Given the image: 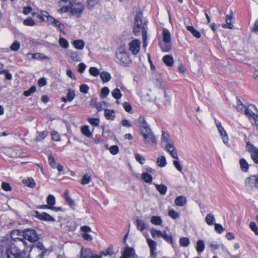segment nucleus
Listing matches in <instances>:
<instances>
[{
    "instance_id": "17",
    "label": "nucleus",
    "mask_w": 258,
    "mask_h": 258,
    "mask_svg": "<svg viewBox=\"0 0 258 258\" xmlns=\"http://www.w3.org/2000/svg\"><path fill=\"white\" fill-rule=\"evenodd\" d=\"M147 242L150 247V256L152 258H156L157 254L156 252L157 242L150 238L147 239Z\"/></svg>"
},
{
    "instance_id": "47",
    "label": "nucleus",
    "mask_w": 258,
    "mask_h": 258,
    "mask_svg": "<svg viewBox=\"0 0 258 258\" xmlns=\"http://www.w3.org/2000/svg\"><path fill=\"white\" fill-rule=\"evenodd\" d=\"M81 132L83 134L87 137H90L92 135V133L90 132L89 126L88 125L83 126L81 128Z\"/></svg>"
},
{
    "instance_id": "22",
    "label": "nucleus",
    "mask_w": 258,
    "mask_h": 258,
    "mask_svg": "<svg viewBox=\"0 0 258 258\" xmlns=\"http://www.w3.org/2000/svg\"><path fill=\"white\" fill-rule=\"evenodd\" d=\"M65 201L67 204L71 208L75 206V202L69 196V191L68 190H66L64 192Z\"/></svg>"
},
{
    "instance_id": "61",
    "label": "nucleus",
    "mask_w": 258,
    "mask_h": 258,
    "mask_svg": "<svg viewBox=\"0 0 258 258\" xmlns=\"http://www.w3.org/2000/svg\"><path fill=\"white\" fill-rule=\"evenodd\" d=\"M24 183L25 184L26 186H29L32 188L34 187L35 185L34 180L32 178H29L25 181H24Z\"/></svg>"
},
{
    "instance_id": "9",
    "label": "nucleus",
    "mask_w": 258,
    "mask_h": 258,
    "mask_svg": "<svg viewBox=\"0 0 258 258\" xmlns=\"http://www.w3.org/2000/svg\"><path fill=\"white\" fill-rule=\"evenodd\" d=\"M215 123L216 125L218 132L220 134L223 143L225 145H228L229 142V138L224 127L221 125V122L217 120L216 119H215Z\"/></svg>"
},
{
    "instance_id": "5",
    "label": "nucleus",
    "mask_w": 258,
    "mask_h": 258,
    "mask_svg": "<svg viewBox=\"0 0 258 258\" xmlns=\"http://www.w3.org/2000/svg\"><path fill=\"white\" fill-rule=\"evenodd\" d=\"M23 237L31 242H35L39 239L36 231L33 229H27L23 231Z\"/></svg>"
},
{
    "instance_id": "7",
    "label": "nucleus",
    "mask_w": 258,
    "mask_h": 258,
    "mask_svg": "<svg viewBox=\"0 0 258 258\" xmlns=\"http://www.w3.org/2000/svg\"><path fill=\"white\" fill-rule=\"evenodd\" d=\"M140 132L141 135L143 136L145 143H149L151 142L153 144L157 143V140L155 138L154 133L150 128H148Z\"/></svg>"
},
{
    "instance_id": "1",
    "label": "nucleus",
    "mask_w": 258,
    "mask_h": 258,
    "mask_svg": "<svg viewBox=\"0 0 258 258\" xmlns=\"http://www.w3.org/2000/svg\"><path fill=\"white\" fill-rule=\"evenodd\" d=\"M0 252L6 251L7 258H29L28 250L24 249L21 251L12 241L8 238L0 241Z\"/></svg>"
},
{
    "instance_id": "32",
    "label": "nucleus",
    "mask_w": 258,
    "mask_h": 258,
    "mask_svg": "<svg viewBox=\"0 0 258 258\" xmlns=\"http://www.w3.org/2000/svg\"><path fill=\"white\" fill-rule=\"evenodd\" d=\"M155 186L156 187V189L159 192V193L162 195H164L167 190V186L164 184H155Z\"/></svg>"
},
{
    "instance_id": "36",
    "label": "nucleus",
    "mask_w": 258,
    "mask_h": 258,
    "mask_svg": "<svg viewBox=\"0 0 258 258\" xmlns=\"http://www.w3.org/2000/svg\"><path fill=\"white\" fill-rule=\"evenodd\" d=\"M162 237L167 242L172 244V247H174V241L173 240V238L171 235L167 234L164 231H163Z\"/></svg>"
},
{
    "instance_id": "31",
    "label": "nucleus",
    "mask_w": 258,
    "mask_h": 258,
    "mask_svg": "<svg viewBox=\"0 0 258 258\" xmlns=\"http://www.w3.org/2000/svg\"><path fill=\"white\" fill-rule=\"evenodd\" d=\"M100 77L103 83L107 82L111 79L110 73L105 71L101 72Z\"/></svg>"
},
{
    "instance_id": "59",
    "label": "nucleus",
    "mask_w": 258,
    "mask_h": 258,
    "mask_svg": "<svg viewBox=\"0 0 258 258\" xmlns=\"http://www.w3.org/2000/svg\"><path fill=\"white\" fill-rule=\"evenodd\" d=\"M48 160L50 166L53 168H55L56 166V162L54 157L52 155H49L48 157Z\"/></svg>"
},
{
    "instance_id": "27",
    "label": "nucleus",
    "mask_w": 258,
    "mask_h": 258,
    "mask_svg": "<svg viewBox=\"0 0 258 258\" xmlns=\"http://www.w3.org/2000/svg\"><path fill=\"white\" fill-rule=\"evenodd\" d=\"M80 253V258H90L92 255V251L89 248H82Z\"/></svg>"
},
{
    "instance_id": "63",
    "label": "nucleus",
    "mask_w": 258,
    "mask_h": 258,
    "mask_svg": "<svg viewBox=\"0 0 258 258\" xmlns=\"http://www.w3.org/2000/svg\"><path fill=\"white\" fill-rule=\"evenodd\" d=\"M249 227L255 235H258V227L254 222H251L249 223Z\"/></svg>"
},
{
    "instance_id": "51",
    "label": "nucleus",
    "mask_w": 258,
    "mask_h": 258,
    "mask_svg": "<svg viewBox=\"0 0 258 258\" xmlns=\"http://www.w3.org/2000/svg\"><path fill=\"white\" fill-rule=\"evenodd\" d=\"M113 253V246L110 245L105 251H102L101 252L104 256L111 255Z\"/></svg>"
},
{
    "instance_id": "42",
    "label": "nucleus",
    "mask_w": 258,
    "mask_h": 258,
    "mask_svg": "<svg viewBox=\"0 0 258 258\" xmlns=\"http://www.w3.org/2000/svg\"><path fill=\"white\" fill-rule=\"evenodd\" d=\"M215 220V218L212 214H208L206 216L205 221L209 225H213Z\"/></svg>"
},
{
    "instance_id": "11",
    "label": "nucleus",
    "mask_w": 258,
    "mask_h": 258,
    "mask_svg": "<svg viewBox=\"0 0 258 258\" xmlns=\"http://www.w3.org/2000/svg\"><path fill=\"white\" fill-rule=\"evenodd\" d=\"M33 215L39 219V220L49 221V222H55V219L54 217L51 216L49 214L46 212L39 213L37 211H33Z\"/></svg>"
},
{
    "instance_id": "53",
    "label": "nucleus",
    "mask_w": 258,
    "mask_h": 258,
    "mask_svg": "<svg viewBox=\"0 0 258 258\" xmlns=\"http://www.w3.org/2000/svg\"><path fill=\"white\" fill-rule=\"evenodd\" d=\"M173 165H174L175 168L178 171L182 173V167L181 165L180 164V163L179 161V159L173 160Z\"/></svg>"
},
{
    "instance_id": "58",
    "label": "nucleus",
    "mask_w": 258,
    "mask_h": 258,
    "mask_svg": "<svg viewBox=\"0 0 258 258\" xmlns=\"http://www.w3.org/2000/svg\"><path fill=\"white\" fill-rule=\"evenodd\" d=\"M54 27L57 28L61 32L64 33V30L65 29V26L59 21L57 20V21L55 23V25H54Z\"/></svg>"
},
{
    "instance_id": "60",
    "label": "nucleus",
    "mask_w": 258,
    "mask_h": 258,
    "mask_svg": "<svg viewBox=\"0 0 258 258\" xmlns=\"http://www.w3.org/2000/svg\"><path fill=\"white\" fill-rule=\"evenodd\" d=\"M59 43L60 45L64 48H67L69 47V43L64 38L61 37L59 38Z\"/></svg>"
},
{
    "instance_id": "16",
    "label": "nucleus",
    "mask_w": 258,
    "mask_h": 258,
    "mask_svg": "<svg viewBox=\"0 0 258 258\" xmlns=\"http://www.w3.org/2000/svg\"><path fill=\"white\" fill-rule=\"evenodd\" d=\"M46 202L48 206H50V210L55 212L62 211L63 209L61 207H56L53 206L55 204V198L52 195H49L46 198Z\"/></svg>"
},
{
    "instance_id": "29",
    "label": "nucleus",
    "mask_w": 258,
    "mask_h": 258,
    "mask_svg": "<svg viewBox=\"0 0 258 258\" xmlns=\"http://www.w3.org/2000/svg\"><path fill=\"white\" fill-rule=\"evenodd\" d=\"M232 17L230 15H227L225 18L226 24L222 25V27L228 29H232L234 26L231 23Z\"/></svg>"
},
{
    "instance_id": "18",
    "label": "nucleus",
    "mask_w": 258,
    "mask_h": 258,
    "mask_svg": "<svg viewBox=\"0 0 258 258\" xmlns=\"http://www.w3.org/2000/svg\"><path fill=\"white\" fill-rule=\"evenodd\" d=\"M135 257L136 253L135 249L132 247L127 246L122 252L120 258H135Z\"/></svg>"
},
{
    "instance_id": "46",
    "label": "nucleus",
    "mask_w": 258,
    "mask_h": 258,
    "mask_svg": "<svg viewBox=\"0 0 258 258\" xmlns=\"http://www.w3.org/2000/svg\"><path fill=\"white\" fill-rule=\"evenodd\" d=\"M111 93H112V95L113 97L117 100L120 99L122 96V94H121L120 90L118 88L114 89L112 91Z\"/></svg>"
},
{
    "instance_id": "45",
    "label": "nucleus",
    "mask_w": 258,
    "mask_h": 258,
    "mask_svg": "<svg viewBox=\"0 0 258 258\" xmlns=\"http://www.w3.org/2000/svg\"><path fill=\"white\" fill-rule=\"evenodd\" d=\"M151 233L152 235V236L154 238H157L162 236V234L163 233V232H161V231L159 230H157L155 229H152L151 230Z\"/></svg>"
},
{
    "instance_id": "50",
    "label": "nucleus",
    "mask_w": 258,
    "mask_h": 258,
    "mask_svg": "<svg viewBox=\"0 0 258 258\" xmlns=\"http://www.w3.org/2000/svg\"><path fill=\"white\" fill-rule=\"evenodd\" d=\"M36 87L35 86H31L28 90L25 91L23 94L28 97L36 91Z\"/></svg>"
},
{
    "instance_id": "62",
    "label": "nucleus",
    "mask_w": 258,
    "mask_h": 258,
    "mask_svg": "<svg viewBox=\"0 0 258 258\" xmlns=\"http://www.w3.org/2000/svg\"><path fill=\"white\" fill-rule=\"evenodd\" d=\"M91 180L90 176H89L87 174H85L84 175L83 178L81 181V184L83 185L87 184L90 182Z\"/></svg>"
},
{
    "instance_id": "15",
    "label": "nucleus",
    "mask_w": 258,
    "mask_h": 258,
    "mask_svg": "<svg viewBox=\"0 0 258 258\" xmlns=\"http://www.w3.org/2000/svg\"><path fill=\"white\" fill-rule=\"evenodd\" d=\"M135 122L136 125L139 128L140 131L150 128L144 116H140V117L135 121Z\"/></svg>"
},
{
    "instance_id": "43",
    "label": "nucleus",
    "mask_w": 258,
    "mask_h": 258,
    "mask_svg": "<svg viewBox=\"0 0 258 258\" xmlns=\"http://www.w3.org/2000/svg\"><path fill=\"white\" fill-rule=\"evenodd\" d=\"M37 134L38 135L36 138V141L39 142L44 139L47 136L48 133L47 131H42L38 132Z\"/></svg>"
},
{
    "instance_id": "13",
    "label": "nucleus",
    "mask_w": 258,
    "mask_h": 258,
    "mask_svg": "<svg viewBox=\"0 0 258 258\" xmlns=\"http://www.w3.org/2000/svg\"><path fill=\"white\" fill-rule=\"evenodd\" d=\"M11 240H13L15 242L19 241H21L24 243V244H26V242L23 240V231H21L20 230H13L11 233ZM10 240V239H9Z\"/></svg>"
},
{
    "instance_id": "64",
    "label": "nucleus",
    "mask_w": 258,
    "mask_h": 258,
    "mask_svg": "<svg viewBox=\"0 0 258 258\" xmlns=\"http://www.w3.org/2000/svg\"><path fill=\"white\" fill-rule=\"evenodd\" d=\"M109 150L112 155H116L119 152V148L117 145L111 146L109 148Z\"/></svg>"
},
{
    "instance_id": "2",
    "label": "nucleus",
    "mask_w": 258,
    "mask_h": 258,
    "mask_svg": "<svg viewBox=\"0 0 258 258\" xmlns=\"http://www.w3.org/2000/svg\"><path fill=\"white\" fill-rule=\"evenodd\" d=\"M48 254V250L45 248L43 244L40 242L31 246L28 253L29 258H43Z\"/></svg>"
},
{
    "instance_id": "34",
    "label": "nucleus",
    "mask_w": 258,
    "mask_h": 258,
    "mask_svg": "<svg viewBox=\"0 0 258 258\" xmlns=\"http://www.w3.org/2000/svg\"><path fill=\"white\" fill-rule=\"evenodd\" d=\"M73 44L76 49L79 50L83 49L85 45L84 41L80 39L74 40L73 42Z\"/></svg>"
},
{
    "instance_id": "40",
    "label": "nucleus",
    "mask_w": 258,
    "mask_h": 258,
    "mask_svg": "<svg viewBox=\"0 0 258 258\" xmlns=\"http://www.w3.org/2000/svg\"><path fill=\"white\" fill-rule=\"evenodd\" d=\"M136 224L137 228L139 230L143 231L145 229H146L145 222L142 220L137 219L136 220Z\"/></svg>"
},
{
    "instance_id": "8",
    "label": "nucleus",
    "mask_w": 258,
    "mask_h": 258,
    "mask_svg": "<svg viewBox=\"0 0 258 258\" xmlns=\"http://www.w3.org/2000/svg\"><path fill=\"white\" fill-rule=\"evenodd\" d=\"M115 61L124 66H126L130 62L127 53L124 51H119L116 53Z\"/></svg>"
},
{
    "instance_id": "55",
    "label": "nucleus",
    "mask_w": 258,
    "mask_h": 258,
    "mask_svg": "<svg viewBox=\"0 0 258 258\" xmlns=\"http://www.w3.org/2000/svg\"><path fill=\"white\" fill-rule=\"evenodd\" d=\"M135 159L137 162L143 165L145 162V158L141 155L136 153L135 154Z\"/></svg>"
},
{
    "instance_id": "20",
    "label": "nucleus",
    "mask_w": 258,
    "mask_h": 258,
    "mask_svg": "<svg viewBox=\"0 0 258 258\" xmlns=\"http://www.w3.org/2000/svg\"><path fill=\"white\" fill-rule=\"evenodd\" d=\"M75 97V93L74 91L70 89L68 90V92L67 94V97H62L61 99L62 101L64 102V103H66L68 101H72L74 99Z\"/></svg>"
},
{
    "instance_id": "19",
    "label": "nucleus",
    "mask_w": 258,
    "mask_h": 258,
    "mask_svg": "<svg viewBox=\"0 0 258 258\" xmlns=\"http://www.w3.org/2000/svg\"><path fill=\"white\" fill-rule=\"evenodd\" d=\"M165 148L166 151L170 153L172 158L175 159H178L177 152L173 143H169L167 144L165 146Z\"/></svg>"
},
{
    "instance_id": "24",
    "label": "nucleus",
    "mask_w": 258,
    "mask_h": 258,
    "mask_svg": "<svg viewBox=\"0 0 258 258\" xmlns=\"http://www.w3.org/2000/svg\"><path fill=\"white\" fill-rule=\"evenodd\" d=\"M186 203V199L184 196H179L175 200L174 203L175 204L179 207L183 206Z\"/></svg>"
},
{
    "instance_id": "4",
    "label": "nucleus",
    "mask_w": 258,
    "mask_h": 258,
    "mask_svg": "<svg viewBox=\"0 0 258 258\" xmlns=\"http://www.w3.org/2000/svg\"><path fill=\"white\" fill-rule=\"evenodd\" d=\"M246 150L250 154L252 161L258 164V148L253 145L250 142H247L245 147Z\"/></svg>"
},
{
    "instance_id": "23",
    "label": "nucleus",
    "mask_w": 258,
    "mask_h": 258,
    "mask_svg": "<svg viewBox=\"0 0 258 258\" xmlns=\"http://www.w3.org/2000/svg\"><path fill=\"white\" fill-rule=\"evenodd\" d=\"M104 116L106 119L113 120L115 116V112L113 110L105 109L104 110Z\"/></svg>"
},
{
    "instance_id": "52",
    "label": "nucleus",
    "mask_w": 258,
    "mask_h": 258,
    "mask_svg": "<svg viewBox=\"0 0 258 258\" xmlns=\"http://www.w3.org/2000/svg\"><path fill=\"white\" fill-rule=\"evenodd\" d=\"M20 47V44L17 40H15L10 46V48L12 50L16 51H18Z\"/></svg>"
},
{
    "instance_id": "26",
    "label": "nucleus",
    "mask_w": 258,
    "mask_h": 258,
    "mask_svg": "<svg viewBox=\"0 0 258 258\" xmlns=\"http://www.w3.org/2000/svg\"><path fill=\"white\" fill-rule=\"evenodd\" d=\"M163 41L166 43L171 42V35L169 31L165 28H163L162 31Z\"/></svg>"
},
{
    "instance_id": "48",
    "label": "nucleus",
    "mask_w": 258,
    "mask_h": 258,
    "mask_svg": "<svg viewBox=\"0 0 258 258\" xmlns=\"http://www.w3.org/2000/svg\"><path fill=\"white\" fill-rule=\"evenodd\" d=\"M71 58L74 61L79 62L81 61V58L77 51H72L70 53Z\"/></svg>"
},
{
    "instance_id": "6",
    "label": "nucleus",
    "mask_w": 258,
    "mask_h": 258,
    "mask_svg": "<svg viewBox=\"0 0 258 258\" xmlns=\"http://www.w3.org/2000/svg\"><path fill=\"white\" fill-rule=\"evenodd\" d=\"M245 186L248 190H252L254 187L258 188V174L246 178L245 180Z\"/></svg>"
},
{
    "instance_id": "57",
    "label": "nucleus",
    "mask_w": 258,
    "mask_h": 258,
    "mask_svg": "<svg viewBox=\"0 0 258 258\" xmlns=\"http://www.w3.org/2000/svg\"><path fill=\"white\" fill-rule=\"evenodd\" d=\"M109 93V90L108 87H104L101 90L100 97L102 98H104Z\"/></svg>"
},
{
    "instance_id": "33",
    "label": "nucleus",
    "mask_w": 258,
    "mask_h": 258,
    "mask_svg": "<svg viewBox=\"0 0 258 258\" xmlns=\"http://www.w3.org/2000/svg\"><path fill=\"white\" fill-rule=\"evenodd\" d=\"M186 29L189 31L196 38H200L201 37V34L200 32L196 30L192 26H186Z\"/></svg>"
},
{
    "instance_id": "37",
    "label": "nucleus",
    "mask_w": 258,
    "mask_h": 258,
    "mask_svg": "<svg viewBox=\"0 0 258 258\" xmlns=\"http://www.w3.org/2000/svg\"><path fill=\"white\" fill-rule=\"evenodd\" d=\"M180 246L183 247H187L190 243L189 239L186 237H182L179 241Z\"/></svg>"
},
{
    "instance_id": "28",
    "label": "nucleus",
    "mask_w": 258,
    "mask_h": 258,
    "mask_svg": "<svg viewBox=\"0 0 258 258\" xmlns=\"http://www.w3.org/2000/svg\"><path fill=\"white\" fill-rule=\"evenodd\" d=\"M162 59L163 61L166 64V66L168 67H171L173 66L174 60L172 56L169 55H166L163 56Z\"/></svg>"
},
{
    "instance_id": "10",
    "label": "nucleus",
    "mask_w": 258,
    "mask_h": 258,
    "mask_svg": "<svg viewBox=\"0 0 258 258\" xmlns=\"http://www.w3.org/2000/svg\"><path fill=\"white\" fill-rule=\"evenodd\" d=\"M252 109L256 110L254 105H249L245 109V114L248 117L249 120H253L255 122L258 121V115L254 113Z\"/></svg>"
},
{
    "instance_id": "38",
    "label": "nucleus",
    "mask_w": 258,
    "mask_h": 258,
    "mask_svg": "<svg viewBox=\"0 0 258 258\" xmlns=\"http://www.w3.org/2000/svg\"><path fill=\"white\" fill-rule=\"evenodd\" d=\"M142 179L146 182L151 183L152 181V176L147 172H144L142 174Z\"/></svg>"
},
{
    "instance_id": "49",
    "label": "nucleus",
    "mask_w": 258,
    "mask_h": 258,
    "mask_svg": "<svg viewBox=\"0 0 258 258\" xmlns=\"http://www.w3.org/2000/svg\"><path fill=\"white\" fill-rule=\"evenodd\" d=\"M245 105H244L240 100H238L237 101V106L236 109L238 111L242 112L243 111H245V109L247 108Z\"/></svg>"
},
{
    "instance_id": "44",
    "label": "nucleus",
    "mask_w": 258,
    "mask_h": 258,
    "mask_svg": "<svg viewBox=\"0 0 258 258\" xmlns=\"http://www.w3.org/2000/svg\"><path fill=\"white\" fill-rule=\"evenodd\" d=\"M23 24L25 26H34L36 25V22L32 18L29 17L24 21Z\"/></svg>"
},
{
    "instance_id": "39",
    "label": "nucleus",
    "mask_w": 258,
    "mask_h": 258,
    "mask_svg": "<svg viewBox=\"0 0 258 258\" xmlns=\"http://www.w3.org/2000/svg\"><path fill=\"white\" fill-rule=\"evenodd\" d=\"M151 222L155 225H160L162 224V220L159 216H153L151 219Z\"/></svg>"
},
{
    "instance_id": "25",
    "label": "nucleus",
    "mask_w": 258,
    "mask_h": 258,
    "mask_svg": "<svg viewBox=\"0 0 258 258\" xmlns=\"http://www.w3.org/2000/svg\"><path fill=\"white\" fill-rule=\"evenodd\" d=\"M159 45L163 52H167L171 50V45L170 42H160Z\"/></svg>"
},
{
    "instance_id": "3",
    "label": "nucleus",
    "mask_w": 258,
    "mask_h": 258,
    "mask_svg": "<svg viewBox=\"0 0 258 258\" xmlns=\"http://www.w3.org/2000/svg\"><path fill=\"white\" fill-rule=\"evenodd\" d=\"M142 17L143 14L141 12H138L135 17L133 31L135 35H138L141 30L142 34H143L144 30L147 31V23L148 22L144 21L143 23Z\"/></svg>"
},
{
    "instance_id": "30",
    "label": "nucleus",
    "mask_w": 258,
    "mask_h": 258,
    "mask_svg": "<svg viewBox=\"0 0 258 258\" xmlns=\"http://www.w3.org/2000/svg\"><path fill=\"white\" fill-rule=\"evenodd\" d=\"M205 243L203 240H199L197 242L196 250L199 254H201L204 250Z\"/></svg>"
},
{
    "instance_id": "56",
    "label": "nucleus",
    "mask_w": 258,
    "mask_h": 258,
    "mask_svg": "<svg viewBox=\"0 0 258 258\" xmlns=\"http://www.w3.org/2000/svg\"><path fill=\"white\" fill-rule=\"evenodd\" d=\"M88 121L93 126H97L99 124V118H89Z\"/></svg>"
},
{
    "instance_id": "14",
    "label": "nucleus",
    "mask_w": 258,
    "mask_h": 258,
    "mask_svg": "<svg viewBox=\"0 0 258 258\" xmlns=\"http://www.w3.org/2000/svg\"><path fill=\"white\" fill-rule=\"evenodd\" d=\"M141 41L137 39L133 40L129 44L130 50L133 54H137L140 51Z\"/></svg>"
},
{
    "instance_id": "12",
    "label": "nucleus",
    "mask_w": 258,
    "mask_h": 258,
    "mask_svg": "<svg viewBox=\"0 0 258 258\" xmlns=\"http://www.w3.org/2000/svg\"><path fill=\"white\" fill-rule=\"evenodd\" d=\"M84 9V5L81 3H77L74 5L72 6L71 9V13L77 18H79L82 14V12Z\"/></svg>"
},
{
    "instance_id": "35",
    "label": "nucleus",
    "mask_w": 258,
    "mask_h": 258,
    "mask_svg": "<svg viewBox=\"0 0 258 258\" xmlns=\"http://www.w3.org/2000/svg\"><path fill=\"white\" fill-rule=\"evenodd\" d=\"M239 164L241 170L243 172H246L249 168V165L247 161L243 158L240 159Z\"/></svg>"
},
{
    "instance_id": "54",
    "label": "nucleus",
    "mask_w": 258,
    "mask_h": 258,
    "mask_svg": "<svg viewBox=\"0 0 258 258\" xmlns=\"http://www.w3.org/2000/svg\"><path fill=\"white\" fill-rule=\"evenodd\" d=\"M162 139L163 141L167 142V144L169 143H172L171 140L170 138V136L164 131H162Z\"/></svg>"
},
{
    "instance_id": "21",
    "label": "nucleus",
    "mask_w": 258,
    "mask_h": 258,
    "mask_svg": "<svg viewBox=\"0 0 258 258\" xmlns=\"http://www.w3.org/2000/svg\"><path fill=\"white\" fill-rule=\"evenodd\" d=\"M48 13L47 11H41L40 13H33V17L39 19L41 22H46L45 18H47L48 16Z\"/></svg>"
},
{
    "instance_id": "41",
    "label": "nucleus",
    "mask_w": 258,
    "mask_h": 258,
    "mask_svg": "<svg viewBox=\"0 0 258 258\" xmlns=\"http://www.w3.org/2000/svg\"><path fill=\"white\" fill-rule=\"evenodd\" d=\"M157 163L159 166L161 167H165L167 164L165 157L163 156L159 157L157 159Z\"/></svg>"
}]
</instances>
